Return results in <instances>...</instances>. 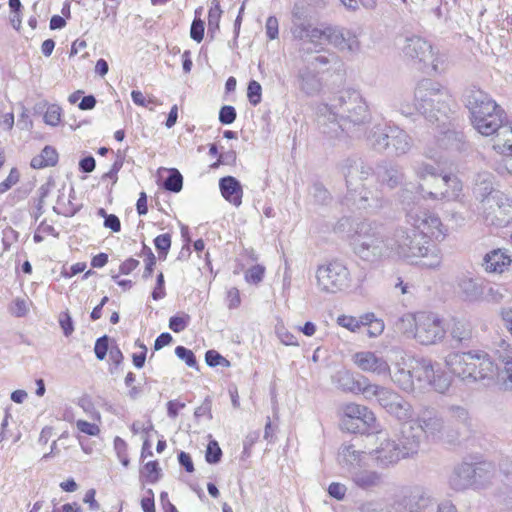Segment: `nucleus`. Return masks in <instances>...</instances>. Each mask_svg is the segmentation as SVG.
Returning a JSON list of instances; mask_svg holds the SVG:
<instances>
[{
  "mask_svg": "<svg viewBox=\"0 0 512 512\" xmlns=\"http://www.w3.org/2000/svg\"><path fill=\"white\" fill-rule=\"evenodd\" d=\"M397 332L422 345H433L445 338L442 317L432 311L407 313L396 323Z\"/></svg>",
  "mask_w": 512,
  "mask_h": 512,
  "instance_id": "nucleus-1",
  "label": "nucleus"
},
{
  "mask_svg": "<svg viewBox=\"0 0 512 512\" xmlns=\"http://www.w3.org/2000/svg\"><path fill=\"white\" fill-rule=\"evenodd\" d=\"M445 366L452 375L472 381L491 378L497 370L490 355L483 350L452 352L446 356Z\"/></svg>",
  "mask_w": 512,
  "mask_h": 512,
  "instance_id": "nucleus-2",
  "label": "nucleus"
},
{
  "mask_svg": "<svg viewBox=\"0 0 512 512\" xmlns=\"http://www.w3.org/2000/svg\"><path fill=\"white\" fill-rule=\"evenodd\" d=\"M467 107L473 128L483 136H492L507 121L505 111L483 91H472Z\"/></svg>",
  "mask_w": 512,
  "mask_h": 512,
  "instance_id": "nucleus-3",
  "label": "nucleus"
},
{
  "mask_svg": "<svg viewBox=\"0 0 512 512\" xmlns=\"http://www.w3.org/2000/svg\"><path fill=\"white\" fill-rule=\"evenodd\" d=\"M293 37L299 41H307L315 47L316 52L324 50L326 46L332 45L340 50L352 49L350 33H345L343 29L331 24H321L319 26L298 25L292 32Z\"/></svg>",
  "mask_w": 512,
  "mask_h": 512,
  "instance_id": "nucleus-4",
  "label": "nucleus"
},
{
  "mask_svg": "<svg viewBox=\"0 0 512 512\" xmlns=\"http://www.w3.org/2000/svg\"><path fill=\"white\" fill-rule=\"evenodd\" d=\"M338 418L339 428L347 433L371 435L381 432L375 413L362 404L345 403L340 408Z\"/></svg>",
  "mask_w": 512,
  "mask_h": 512,
  "instance_id": "nucleus-5",
  "label": "nucleus"
},
{
  "mask_svg": "<svg viewBox=\"0 0 512 512\" xmlns=\"http://www.w3.org/2000/svg\"><path fill=\"white\" fill-rule=\"evenodd\" d=\"M349 272L338 261L329 262L317 270V283L321 290L336 293L342 290L348 282Z\"/></svg>",
  "mask_w": 512,
  "mask_h": 512,
  "instance_id": "nucleus-6",
  "label": "nucleus"
},
{
  "mask_svg": "<svg viewBox=\"0 0 512 512\" xmlns=\"http://www.w3.org/2000/svg\"><path fill=\"white\" fill-rule=\"evenodd\" d=\"M412 226L417 233L422 235V239H426L425 243L432 240H443L447 232L440 218L430 212H423L416 216Z\"/></svg>",
  "mask_w": 512,
  "mask_h": 512,
  "instance_id": "nucleus-7",
  "label": "nucleus"
},
{
  "mask_svg": "<svg viewBox=\"0 0 512 512\" xmlns=\"http://www.w3.org/2000/svg\"><path fill=\"white\" fill-rule=\"evenodd\" d=\"M404 52L411 59L424 64L430 63L434 70L437 69V54L432 44L426 39L418 36L408 39Z\"/></svg>",
  "mask_w": 512,
  "mask_h": 512,
  "instance_id": "nucleus-8",
  "label": "nucleus"
},
{
  "mask_svg": "<svg viewBox=\"0 0 512 512\" xmlns=\"http://www.w3.org/2000/svg\"><path fill=\"white\" fill-rule=\"evenodd\" d=\"M373 394L377 397L380 405L389 413L399 419H406L410 416L409 407L401 402L400 396L386 388L373 386Z\"/></svg>",
  "mask_w": 512,
  "mask_h": 512,
  "instance_id": "nucleus-9",
  "label": "nucleus"
},
{
  "mask_svg": "<svg viewBox=\"0 0 512 512\" xmlns=\"http://www.w3.org/2000/svg\"><path fill=\"white\" fill-rule=\"evenodd\" d=\"M426 239H422V235L412 229L410 234H407L403 241L398 245V253L407 259H420L429 255L428 243Z\"/></svg>",
  "mask_w": 512,
  "mask_h": 512,
  "instance_id": "nucleus-10",
  "label": "nucleus"
},
{
  "mask_svg": "<svg viewBox=\"0 0 512 512\" xmlns=\"http://www.w3.org/2000/svg\"><path fill=\"white\" fill-rule=\"evenodd\" d=\"M512 263V257L506 249L496 248L485 254L482 266L487 273L503 274Z\"/></svg>",
  "mask_w": 512,
  "mask_h": 512,
  "instance_id": "nucleus-11",
  "label": "nucleus"
},
{
  "mask_svg": "<svg viewBox=\"0 0 512 512\" xmlns=\"http://www.w3.org/2000/svg\"><path fill=\"white\" fill-rule=\"evenodd\" d=\"M353 361L361 370L366 372L377 374H387L390 372L388 363L370 351L357 352L353 356Z\"/></svg>",
  "mask_w": 512,
  "mask_h": 512,
  "instance_id": "nucleus-12",
  "label": "nucleus"
},
{
  "mask_svg": "<svg viewBox=\"0 0 512 512\" xmlns=\"http://www.w3.org/2000/svg\"><path fill=\"white\" fill-rule=\"evenodd\" d=\"M219 188L222 197L238 207L242 203L243 189L240 182L233 176H225L219 180Z\"/></svg>",
  "mask_w": 512,
  "mask_h": 512,
  "instance_id": "nucleus-13",
  "label": "nucleus"
},
{
  "mask_svg": "<svg viewBox=\"0 0 512 512\" xmlns=\"http://www.w3.org/2000/svg\"><path fill=\"white\" fill-rule=\"evenodd\" d=\"M492 136V148L501 155L512 156V120H507Z\"/></svg>",
  "mask_w": 512,
  "mask_h": 512,
  "instance_id": "nucleus-14",
  "label": "nucleus"
},
{
  "mask_svg": "<svg viewBox=\"0 0 512 512\" xmlns=\"http://www.w3.org/2000/svg\"><path fill=\"white\" fill-rule=\"evenodd\" d=\"M58 160L59 155L57 150L54 147L47 145L38 155L31 159L30 166L37 170L44 169L55 166L58 163Z\"/></svg>",
  "mask_w": 512,
  "mask_h": 512,
  "instance_id": "nucleus-15",
  "label": "nucleus"
},
{
  "mask_svg": "<svg viewBox=\"0 0 512 512\" xmlns=\"http://www.w3.org/2000/svg\"><path fill=\"white\" fill-rule=\"evenodd\" d=\"M449 333L452 340L457 343H463L472 339L473 327L468 321L455 319Z\"/></svg>",
  "mask_w": 512,
  "mask_h": 512,
  "instance_id": "nucleus-16",
  "label": "nucleus"
},
{
  "mask_svg": "<svg viewBox=\"0 0 512 512\" xmlns=\"http://www.w3.org/2000/svg\"><path fill=\"white\" fill-rule=\"evenodd\" d=\"M363 327H367V335L370 338H376L380 336L384 329L385 324L382 319L375 316L374 313L369 312L362 315Z\"/></svg>",
  "mask_w": 512,
  "mask_h": 512,
  "instance_id": "nucleus-17",
  "label": "nucleus"
},
{
  "mask_svg": "<svg viewBox=\"0 0 512 512\" xmlns=\"http://www.w3.org/2000/svg\"><path fill=\"white\" fill-rule=\"evenodd\" d=\"M222 9L218 0H212L208 10V32L212 35L220 29V20L222 17Z\"/></svg>",
  "mask_w": 512,
  "mask_h": 512,
  "instance_id": "nucleus-18",
  "label": "nucleus"
},
{
  "mask_svg": "<svg viewBox=\"0 0 512 512\" xmlns=\"http://www.w3.org/2000/svg\"><path fill=\"white\" fill-rule=\"evenodd\" d=\"M381 481L380 475L375 472L363 470L358 472L354 477V482L357 486L363 489H369L377 486Z\"/></svg>",
  "mask_w": 512,
  "mask_h": 512,
  "instance_id": "nucleus-19",
  "label": "nucleus"
},
{
  "mask_svg": "<svg viewBox=\"0 0 512 512\" xmlns=\"http://www.w3.org/2000/svg\"><path fill=\"white\" fill-rule=\"evenodd\" d=\"M155 249L158 253V258L162 261L167 259L169 254L171 245H172V236L170 233H163L156 236L153 240Z\"/></svg>",
  "mask_w": 512,
  "mask_h": 512,
  "instance_id": "nucleus-20",
  "label": "nucleus"
},
{
  "mask_svg": "<svg viewBox=\"0 0 512 512\" xmlns=\"http://www.w3.org/2000/svg\"><path fill=\"white\" fill-rule=\"evenodd\" d=\"M131 98L135 105L152 110L161 105V101L153 95H145L140 90H132Z\"/></svg>",
  "mask_w": 512,
  "mask_h": 512,
  "instance_id": "nucleus-21",
  "label": "nucleus"
},
{
  "mask_svg": "<svg viewBox=\"0 0 512 512\" xmlns=\"http://www.w3.org/2000/svg\"><path fill=\"white\" fill-rule=\"evenodd\" d=\"M141 477L148 483H156L161 477V468L158 461L152 460L144 464L140 470Z\"/></svg>",
  "mask_w": 512,
  "mask_h": 512,
  "instance_id": "nucleus-22",
  "label": "nucleus"
},
{
  "mask_svg": "<svg viewBox=\"0 0 512 512\" xmlns=\"http://www.w3.org/2000/svg\"><path fill=\"white\" fill-rule=\"evenodd\" d=\"M62 109L57 104H50L43 114V121L49 126H58L62 121Z\"/></svg>",
  "mask_w": 512,
  "mask_h": 512,
  "instance_id": "nucleus-23",
  "label": "nucleus"
},
{
  "mask_svg": "<svg viewBox=\"0 0 512 512\" xmlns=\"http://www.w3.org/2000/svg\"><path fill=\"white\" fill-rule=\"evenodd\" d=\"M494 217L500 225H506L512 220V201L506 199L494 211Z\"/></svg>",
  "mask_w": 512,
  "mask_h": 512,
  "instance_id": "nucleus-24",
  "label": "nucleus"
},
{
  "mask_svg": "<svg viewBox=\"0 0 512 512\" xmlns=\"http://www.w3.org/2000/svg\"><path fill=\"white\" fill-rule=\"evenodd\" d=\"M202 8L195 10V18L192 21L190 28V37L197 43L202 42L204 38V21L200 18Z\"/></svg>",
  "mask_w": 512,
  "mask_h": 512,
  "instance_id": "nucleus-25",
  "label": "nucleus"
},
{
  "mask_svg": "<svg viewBox=\"0 0 512 512\" xmlns=\"http://www.w3.org/2000/svg\"><path fill=\"white\" fill-rule=\"evenodd\" d=\"M142 255L144 256V271L143 278H149L152 276L154 272V268L156 266L157 258L150 247L146 244L142 246Z\"/></svg>",
  "mask_w": 512,
  "mask_h": 512,
  "instance_id": "nucleus-26",
  "label": "nucleus"
},
{
  "mask_svg": "<svg viewBox=\"0 0 512 512\" xmlns=\"http://www.w3.org/2000/svg\"><path fill=\"white\" fill-rule=\"evenodd\" d=\"M337 324L350 332H356L363 327L362 315L359 318L351 315H340L337 318Z\"/></svg>",
  "mask_w": 512,
  "mask_h": 512,
  "instance_id": "nucleus-27",
  "label": "nucleus"
},
{
  "mask_svg": "<svg viewBox=\"0 0 512 512\" xmlns=\"http://www.w3.org/2000/svg\"><path fill=\"white\" fill-rule=\"evenodd\" d=\"M183 186V177L177 169H171L169 176L164 181V188L171 192L181 191Z\"/></svg>",
  "mask_w": 512,
  "mask_h": 512,
  "instance_id": "nucleus-28",
  "label": "nucleus"
},
{
  "mask_svg": "<svg viewBox=\"0 0 512 512\" xmlns=\"http://www.w3.org/2000/svg\"><path fill=\"white\" fill-rule=\"evenodd\" d=\"M205 362L210 367L221 366L224 368H229L231 366V362L227 358L213 349L206 351Z\"/></svg>",
  "mask_w": 512,
  "mask_h": 512,
  "instance_id": "nucleus-29",
  "label": "nucleus"
},
{
  "mask_svg": "<svg viewBox=\"0 0 512 512\" xmlns=\"http://www.w3.org/2000/svg\"><path fill=\"white\" fill-rule=\"evenodd\" d=\"M113 445L117 458L124 467H127L130 463L128 454V444L124 439L117 436L113 441Z\"/></svg>",
  "mask_w": 512,
  "mask_h": 512,
  "instance_id": "nucleus-30",
  "label": "nucleus"
},
{
  "mask_svg": "<svg viewBox=\"0 0 512 512\" xmlns=\"http://www.w3.org/2000/svg\"><path fill=\"white\" fill-rule=\"evenodd\" d=\"M31 301L28 298H16L9 306V312L15 317H24L29 311Z\"/></svg>",
  "mask_w": 512,
  "mask_h": 512,
  "instance_id": "nucleus-31",
  "label": "nucleus"
},
{
  "mask_svg": "<svg viewBox=\"0 0 512 512\" xmlns=\"http://www.w3.org/2000/svg\"><path fill=\"white\" fill-rule=\"evenodd\" d=\"M247 98L251 105L257 106L262 100V87L256 80H251L247 87Z\"/></svg>",
  "mask_w": 512,
  "mask_h": 512,
  "instance_id": "nucleus-32",
  "label": "nucleus"
},
{
  "mask_svg": "<svg viewBox=\"0 0 512 512\" xmlns=\"http://www.w3.org/2000/svg\"><path fill=\"white\" fill-rule=\"evenodd\" d=\"M20 181V172L18 168L12 167L7 177L0 182V194H4Z\"/></svg>",
  "mask_w": 512,
  "mask_h": 512,
  "instance_id": "nucleus-33",
  "label": "nucleus"
},
{
  "mask_svg": "<svg viewBox=\"0 0 512 512\" xmlns=\"http://www.w3.org/2000/svg\"><path fill=\"white\" fill-rule=\"evenodd\" d=\"M264 274H265V267L263 265L257 264V265L250 267L245 272L244 278H245L246 282H248L250 284H258L263 280Z\"/></svg>",
  "mask_w": 512,
  "mask_h": 512,
  "instance_id": "nucleus-34",
  "label": "nucleus"
},
{
  "mask_svg": "<svg viewBox=\"0 0 512 512\" xmlns=\"http://www.w3.org/2000/svg\"><path fill=\"white\" fill-rule=\"evenodd\" d=\"M189 321L190 316L186 313L172 316L169 319V328L175 333H180L187 328Z\"/></svg>",
  "mask_w": 512,
  "mask_h": 512,
  "instance_id": "nucleus-35",
  "label": "nucleus"
},
{
  "mask_svg": "<svg viewBox=\"0 0 512 512\" xmlns=\"http://www.w3.org/2000/svg\"><path fill=\"white\" fill-rule=\"evenodd\" d=\"M222 457V450L216 440L209 441L207 448L205 459L210 464L218 463Z\"/></svg>",
  "mask_w": 512,
  "mask_h": 512,
  "instance_id": "nucleus-36",
  "label": "nucleus"
},
{
  "mask_svg": "<svg viewBox=\"0 0 512 512\" xmlns=\"http://www.w3.org/2000/svg\"><path fill=\"white\" fill-rule=\"evenodd\" d=\"M175 354L178 358L183 360L187 366L196 368L197 367V360L192 350L187 349L184 346H177L175 348Z\"/></svg>",
  "mask_w": 512,
  "mask_h": 512,
  "instance_id": "nucleus-37",
  "label": "nucleus"
},
{
  "mask_svg": "<svg viewBox=\"0 0 512 512\" xmlns=\"http://www.w3.org/2000/svg\"><path fill=\"white\" fill-rule=\"evenodd\" d=\"M59 324L65 336H70L74 332V325L69 311H63L58 317Z\"/></svg>",
  "mask_w": 512,
  "mask_h": 512,
  "instance_id": "nucleus-38",
  "label": "nucleus"
},
{
  "mask_svg": "<svg viewBox=\"0 0 512 512\" xmlns=\"http://www.w3.org/2000/svg\"><path fill=\"white\" fill-rule=\"evenodd\" d=\"M76 427L81 433L89 436H98L100 434L99 426L86 420H78L76 422Z\"/></svg>",
  "mask_w": 512,
  "mask_h": 512,
  "instance_id": "nucleus-39",
  "label": "nucleus"
},
{
  "mask_svg": "<svg viewBox=\"0 0 512 512\" xmlns=\"http://www.w3.org/2000/svg\"><path fill=\"white\" fill-rule=\"evenodd\" d=\"M236 116V110L231 105H225L221 107L219 111V121L225 125L233 123L236 119Z\"/></svg>",
  "mask_w": 512,
  "mask_h": 512,
  "instance_id": "nucleus-40",
  "label": "nucleus"
},
{
  "mask_svg": "<svg viewBox=\"0 0 512 512\" xmlns=\"http://www.w3.org/2000/svg\"><path fill=\"white\" fill-rule=\"evenodd\" d=\"M226 303L229 309H236L241 304L240 291L236 287L230 288L226 293Z\"/></svg>",
  "mask_w": 512,
  "mask_h": 512,
  "instance_id": "nucleus-41",
  "label": "nucleus"
},
{
  "mask_svg": "<svg viewBox=\"0 0 512 512\" xmlns=\"http://www.w3.org/2000/svg\"><path fill=\"white\" fill-rule=\"evenodd\" d=\"M108 342H109L108 337L106 335L102 336L96 340L95 346H94V352H95L97 359H99V360L105 359L107 352H108Z\"/></svg>",
  "mask_w": 512,
  "mask_h": 512,
  "instance_id": "nucleus-42",
  "label": "nucleus"
},
{
  "mask_svg": "<svg viewBox=\"0 0 512 512\" xmlns=\"http://www.w3.org/2000/svg\"><path fill=\"white\" fill-rule=\"evenodd\" d=\"M166 295L165 291V280L163 272H160L156 278V285L152 291V298L154 300H160Z\"/></svg>",
  "mask_w": 512,
  "mask_h": 512,
  "instance_id": "nucleus-43",
  "label": "nucleus"
},
{
  "mask_svg": "<svg viewBox=\"0 0 512 512\" xmlns=\"http://www.w3.org/2000/svg\"><path fill=\"white\" fill-rule=\"evenodd\" d=\"M265 28H266L267 37L270 40H274V39H276L278 37L279 24H278V20H277L276 17H274V16L268 17L267 20H266Z\"/></svg>",
  "mask_w": 512,
  "mask_h": 512,
  "instance_id": "nucleus-44",
  "label": "nucleus"
},
{
  "mask_svg": "<svg viewBox=\"0 0 512 512\" xmlns=\"http://www.w3.org/2000/svg\"><path fill=\"white\" fill-rule=\"evenodd\" d=\"M136 345L139 346L140 351L132 354V361H133V365L136 368L140 369L145 364L147 348L143 343L136 342Z\"/></svg>",
  "mask_w": 512,
  "mask_h": 512,
  "instance_id": "nucleus-45",
  "label": "nucleus"
},
{
  "mask_svg": "<svg viewBox=\"0 0 512 512\" xmlns=\"http://www.w3.org/2000/svg\"><path fill=\"white\" fill-rule=\"evenodd\" d=\"M346 380H351V382H346L344 385L346 386V390L359 394L365 393L368 390L367 386H364L359 380L352 379L351 375H346Z\"/></svg>",
  "mask_w": 512,
  "mask_h": 512,
  "instance_id": "nucleus-46",
  "label": "nucleus"
},
{
  "mask_svg": "<svg viewBox=\"0 0 512 512\" xmlns=\"http://www.w3.org/2000/svg\"><path fill=\"white\" fill-rule=\"evenodd\" d=\"M86 48H87V42L84 39L78 38L72 43L69 56L74 57V56L78 55L80 52H84L81 55V57L85 58L88 56V53L85 51Z\"/></svg>",
  "mask_w": 512,
  "mask_h": 512,
  "instance_id": "nucleus-47",
  "label": "nucleus"
},
{
  "mask_svg": "<svg viewBox=\"0 0 512 512\" xmlns=\"http://www.w3.org/2000/svg\"><path fill=\"white\" fill-rule=\"evenodd\" d=\"M139 266V261L135 258L129 257L119 265V272L123 275H129Z\"/></svg>",
  "mask_w": 512,
  "mask_h": 512,
  "instance_id": "nucleus-48",
  "label": "nucleus"
},
{
  "mask_svg": "<svg viewBox=\"0 0 512 512\" xmlns=\"http://www.w3.org/2000/svg\"><path fill=\"white\" fill-rule=\"evenodd\" d=\"M186 404L179 400H171L167 403V414L170 418H176L179 412L184 409Z\"/></svg>",
  "mask_w": 512,
  "mask_h": 512,
  "instance_id": "nucleus-49",
  "label": "nucleus"
},
{
  "mask_svg": "<svg viewBox=\"0 0 512 512\" xmlns=\"http://www.w3.org/2000/svg\"><path fill=\"white\" fill-rule=\"evenodd\" d=\"M104 227L110 229L114 233L121 231V222L115 214H109L104 220Z\"/></svg>",
  "mask_w": 512,
  "mask_h": 512,
  "instance_id": "nucleus-50",
  "label": "nucleus"
},
{
  "mask_svg": "<svg viewBox=\"0 0 512 512\" xmlns=\"http://www.w3.org/2000/svg\"><path fill=\"white\" fill-rule=\"evenodd\" d=\"M141 507L144 512H155L154 494L151 489H149L147 495L141 499Z\"/></svg>",
  "mask_w": 512,
  "mask_h": 512,
  "instance_id": "nucleus-51",
  "label": "nucleus"
},
{
  "mask_svg": "<svg viewBox=\"0 0 512 512\" xmlns=\"http://www.w3.org/2000/svg\"><path fill=\"white\" fill-rule=\"evenodd\" d=\"M328 493L337 500H342L345 496L346 488L344 485L334 482L329 485Z\"/></svg>",
  "mask_w": 512,
  "mask_h": 512,
  "instance_id": "nucleus-52",
  "label": "nucleus"
},
{
  "mask_svg": "<svg viewBox=\"0 0 512 512\" xmlns=\"http://www.w3.org/2000/svg\"><path fill=\"white\" fill-rule=\"evenodd\" d=\"M148 200L147 195L144 191L140 192L139 198L136 202V210L138 215L143 216L148 213Z\"/></svg>",
  "mask_w": 512,
  "mask_h": 512,
  "instance_id": "nucleus-53",
  "label": "nucleus"
},
{
  "mask_svg": "<svg viewBox=\"0 0 512 512\" xmlns=\"http://www.w3.org/2000/svg\"><path fill=\"white\" fill-rule=\"evenodd\" d=\"M179 463L185 468L188 473L194 471V465L191 456L186 452H180L178 455Z\"/></svg>",
  "mask_w": 512,
  "mask_h": 512,
  "instance_id": "nucleus-54",
  "label": "nucleus"
},
{
  "mask_svg": "<svg viewBox=\"0 0 512 512\" xmlns=\"http://www.w3.org/2000/svg\"><path fill=\"white\" fill-rule=\"evenodd\" d=\"M96 490L95 489H89L86 491L83 501L84 503L88 504L91 510H97L99 509V504L96 501Z\"/></svg>",
  "mask_w": 512,
  "mask_h": 512,
  "instance_id": "nucleus-55",
  "label": "nucleus"
},
{
  "mask_svg": "<svg viewBox=\"0 0 512 512\" xmlns=\"http://www.w3.org/2000/svg\"><path fill=\"white\" fill-rule=\"evenodd\" d=\"M171 342H172V336L169 333H167V332L161 333L156 338V340L154 342V349L155 350H160L163 347L169 345Z\"/></svg>",
  "mask_w": 512,
  "mask_h": 512,
  "instance_id": "nucleus-56",
  "label": "nucleus"
},
{
  "mask_svg": "<svg viewBox=\"0 0 512 512\" xmlns=\"http://www.w3.org/2000/svg\"><path fill=\"white\" fill-rule=\"evenodd\" d=\"M95 159L92 156L85 157L79 162V167L83 172L90 173L95 169Z\"/></svg>",
  "mask_w": 512,
  "mask_h": 512,
  "instance_id": "nucleus-57",
  "label": "nucleus"
},
{
  "mask_svg": "<svg viewBox=\"0 0 512 512\" xmlns=\"http://www.w3.org/2000/svg\"><path fill=\"white\" fill-rule=\"evenodd\" d=\"M96 99L93 95L84 96L79 103L80 110H92L96 106Z\"/></svg>",
  "mask_w": 512,
  "mask_h": 512,
  "instance_id": "nucleus-58",
  "label": "nucleus"
},
{
  "mask_svg": "<svg viewBox=\"0 0 512 512\" xmlns=\"http://www.w3.org/2000/svg\"><path fill=\"white\" fill-rule=\"evenodd\" d=\"M107 263H108V255L103 252L95 255L91 260V266L93 268H102Z\"/></svg>",
  "mask_w": 512,
  "mask_h": 512,
  "instance_id": "nucleus-59",
  "label": "nucleus"
},
{
  "mask_svg": "<svg viewBox=\"0 0 512 512\" xmlns=\"http://www.w3.org/2000/svg\"><path fill=\"white\" fill-rule=\"evenodd\" d=\"M108 300H109V298L107 296H104L102 298L100 304L93 308L91 315H90V317L93 321L98 320L102 317V308L108 302Z\"/></svg>",
  "mask_w": 512,
  "mask_h": 512,
  "instance_id": "nucleus-60",
  "label": "nucleus"
},
{
  "mask_svg": "<svg viewBox=\"0 0 512 512\" xmlns=\"http://www.w3.org/2000/svg\"><path fill=\"white\" fill-rule=\"evenodd\" d=\"M109 70L108 63L105 59H99L97 60L95 64V73L98 74L101 77H104Z\"/></svg>",
  "mask_w": 512,
  "mask_h": 512,
  "instance_id": "nucleus-61",
  "label": "nucleus"
},
{
  "mask_svg": "<svg viewBox=\"0 0 512 512\" xmlns=\"http://www.w3.org/2000/svg\"><path fill=\"white\" fill-rule=\"evenodd\" d=\"M66 25V21L63 17L59 16V15H53L50 19V29L52 30H56V29H61L63 27H65Z\"/></svg>",
  "mask_w": 512,
  "mask_h": 512,
  "instance_id": "nucleus-62",
  "label": "nucleus"
},
{
  "mask_svg": "<svg viewBox=\"0 0 512 512\" xmlns=\"http://www.w3.org/2000/svg\"><path fill=\"white\" fill-rule=\"evenodd\" d=\"M61 512H83V509L77 502H71L63 504Z\"/></svg>",
  "mask_w": 512,
  "mask_h": 512,
  "instance_id": "nucleus-63",
  "label": "nucleus"
},
{
  "mask_svg": "<svg viewBox=\"0 0 512 512\" xmlns=\"http://www.w3.org/2000/svg\"><path fill=\"white\" fill-rule=\"evenodd\" d=\"M504 371L507 375L505 382L512 388V358L508 359L504 364Z\"/></svg>",
  "mask_w": 512,
  "mask_h": 512,
  "instance_id": "nucleus-64",
  "label": "nucleus"
}]
</instances>
